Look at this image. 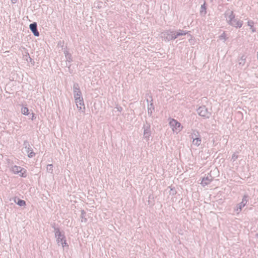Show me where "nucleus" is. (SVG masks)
<instances>
[{
  "mask_svg": "<svg viewBox=\"0 0 258 258\" xmlns=\"http://www.w3.org/2000/svg\"><path fill=\"white\" fill-rule=\"evenodd\" d=\"M161 37L164 38L165 40L167 41L176 39V36L174 35V33L173 31H167L163 32L161 33Z\"/></svg>",
  "mask_w": 258,
  "mask_h": 258,
  "instance_id": "nucleus-8",
  "label": "nucleus"
},
{
  "mask_svg": "<svg viewBox=\"0 0 258 258\" xmlns=\"http://www.w3.org/2000/svg\"><path fill=\"white\" fill-rule=\"evenodd\" d=\"M17 204L20 206H24L26 205V202L24 200H19Z\"/></svg>",
  "mask_w": 258,
  "mask_h": 258,
  "instance_id": "nucleus-24",
  "label": "nucleus"
},
{
  "mask_svg": "<svg viewBox=\"0 0 258 258\" xmlns=\"http://www.w3.org/2000/svg\"><path fill=\"white\" fill-rule=\"evenodd\" d=\"M33 115L32 116V118H31V119L33 120V118H34V114L33 113H32Z\"/></svg>",
  "mask_w": 258,
  "mask_h": 258,
  "instance_id": "nucleus-31",
  "label": "nucleus"
},
{
  "mask_svg": "<svg viewBox=\"0 0 258 258\" xmlns=\"http://www.w3.org/2000/svg\"><path fill=\"white\" fill-rule=\"evenodd\" d=\"M196 133H194L191 135V138L193 139L192 140V144L196 146H199L201 144V139L200 138L198 137L199 136V133L196 132Z\"/></svg>",
  "mask_w": 258,
  "mask_h": 258,
  "instance_id": "nucleus-10",
  "label": "nucleus"
},
{
  "mask_svg": "<svg viewBox=\"0 0 258 258\" xmlns=\"http://www.w3.org/2000/svg\"><path fill=\"white\" fill-rule=\"evenodd\" d=\"M253 24L254 23L252 21H248L247 22V25L248 26H249L250 29H251L252 32H255V29L253 28Z\"/></svg>",
  "mask_w": 258,
  "mask_h": 258,
  "instance_id": "nucleus-19",
  "label": "nucleus"
},
{
  "mask_svg": "<svg viewBox=\"0 0 258 258\" xmlns=\"http://www.w3.org/2000/svg\"><path fill=\"white\" fill-rule=\"evenodd\" d=\"M54 229L55 237L56 238V242L58 245H61L63 247L67 245L66 237L63 232H61L59 228L52 226Z\"/></svg>",
  "mask_w": 258,
  "mask_h": 258,
  "instance_id": "nucleus-1",
  "label": "nucleus"
},
{
  "mask_svg": "<svg viewBox=\"0 0 258 258\" xmlns=\"http://www.w3.org/2000/svg\"><path fill=\"white\" fill-rule=\"evenodd\" d=\"M143 129L144 130V132H143L144 139L146 141H149L150 137L151 135L150 124L149 122L146 121L143 125Z\"/></svg>",
  "mask_w": 258,
  "mask_h": 258,
  "instance_id": "nucleus-4",
  "label": "nucleus"
},
{
  "mask_svg": "<svg viewBox=\"0 0 258 258\" xmlns=\"http://www.w3.org/2000/svg\"><path fill=\"white\" fill-rule=\"evenodd\" d=\"M246 57L244 55L241 56L240 58L238 60V64L239 66H244L246 62Z\"/></svg>",
  "mask_w": 258,
  "mask_h": 258,
  "instance_id": "nucleus-17",
  "label": "nucleus"
},
{
  "mask_svg": "<svg viewBox=\"0 0 258 258\" xmlns=\"http://www.w3.org/2000/svg\"><path fill=\"white\" fill-rule=\"evenodd\" d=\"M154 110V107L153 103L148 105V113L150 116H151L153 111Z\"/></svg>",
  "mask_w": 258,
  "mask_h": 258,
  "instance_id": "nucleus-18",
  "label": "nucleus"
},
{
  "mask_svg": "<svg viewBox=\"0 0 258 258\" xmlns=\"http://www.w3.org/2000/svg\"><path fill=\"white\" fill-rule=\"evenodd\" d=\"M115 108L119 112H121L122 111V107L120 106H116Z\"/></svg>",
  "mask_w": 258,
  "mask_h": 258,
  "instance_id": "nucleus-28",
  "label": "nucleus"
},
{
  "mask_svg": "<svg viewBox=\"0 0 258 258\" xmlns=\"http://www.w3.org/2000/svg\"><path fill=\"white\" fill-rule=\"evenodd\" d=\"M213 180V177L211 174H208L206 177H204L201 182V184L205 186L209 184Z\"/></svg>",
  "mask_w": 258,
  "mask_h": 258,
  "instance_id": "nucleus-11",
  "label": "nucleus"
},
{
  "mask_svg": "<svg viewBox=\"0 0 258 258\" xmlns=\"http://www.w3.org/2000/svg\"><path fill=\"white\" fill-rule=\"evenodd\" d=\"M11 171L14 173V174H19V175L25 177V175H24V173H25V170L24 168H22L20 166H14L12 167L11 168Z\"/></svg>",
  "mask_w": 258,
  "mask_h": 258,
  "instance_id": "nucleus-9",
  "label": "nucleus"
},
{
  "mask_svg": "<svg viewBox=\"0 0 258 258\" xmlns=\"http://www.w3.org/2000/svg\"><path fill=\"white\" fill-rule=\"evenodd\" d=\"M80 101V104L78 103V104L76 105L80 112L84 114L85 113V107L84 104L83 99H81Z\"/></svg>",
  "mask_w": 258,
  "mask_h": 258,
  "instance_id": "nucleus-15",
  "label": "nucleus"
},
{
  "mask_svg": "<svg viewBox=\"0 0 258 258\" xmlns=\"http://www.w3.org/2000/svg\"><path fill=\"white\" fill-rule=\"evenodd\" d=\"M29 28L35 36H39V33L37 30V24L34 22L29 25Z\"/></svg>",
  "mask_w": 258,
  "mask_h": 258,
  "instance_id": "nucleus-12",
  "label": "nucleus"
},
{
  "mask_svg": "<svg viewBox=\"0 0 258 258\" xmlns=\"http://www.w3.org/2000/svg\"><path fill=\"white\" fill-rule=\"evenodd\" d=\"M220 39H224L226 40V36L225 33H223L219 37Z\"/></svg>",
  "mask_w": 258,
  "mask_h": 258,
  "instance_id": "nucleus-27",
  "label": "nucleus"
},
{
  "mask_svg": "<svg viewBox=\"0 0 258 258\" xmlns=\"http://www.w3.org/2000/svg\"><path fill=\"white\" fill-rule=\"evenodd\" d=\"M11 1L12 3L13 4H15V3H16V2H17V0H11Z\"/></svg>",
  "mask_w": 258,
  "mask_h": 258,
  "instance_id": "nucleus-30",
  "label": "nucleus"
},
{
  "mask_svg": "<svg viewBox=\"0 0 258 258\" xmlns=\"http://www.w3.org/2000/svg\"><path fill=\"white\" fill-rule=\"evenodd\" d=\"M198 113L201 116L206 118H208L211 115V112L208 110V109L205 106H200L197 110Z\"/></svg>",
  "mask_w": 258,
  "mask_h": 258,
  "instance_id": "nucleus-5",
  "label": "nucleus"
},
{
  "mask_svg": "<svg viewBox=\"0 0 258 258\" xmlns=\"http://www.w3.org/2000/svg\"><path fill=\"white\" fill-rule=\"evenodd\" d=\"M225 16L227 18V22L228 23L231 22L233 19L235 18V16L233 14V12L231 11L228 10L225 13Z\"/></svg>",
  "mask_w": 258,
  "mask_h": 258,
  "instance_id": "nucleus-13",
  "label": "nucleus"
},
{
  "mask_svg": "<svg viewBox=\"0 0 258 258\" xmlns=\"http://www.w3.org/2000/svg\"><path fill=\"white\" fill-rule=\"evenodd\" d=\"M73 93L76 105L78 104V103L80 104V99H83V98L82 97L81 91L80 90L79 85L78 83H74L73 85Z\"/></svg>",
  "mask_w": 258,
  "mask_h": 258,
  "instance_id": "nucleus-2",
  "label": "nucleus"
},
{
  "mask_svg": "<svg viewBox=\"0 0 258 258\" xmlns=\"http://www.w3.org/2000/svg\"><path fill=\"white\" fill-rule=\"evenodd\" d=\"M29 112V109L27 107H24L21 109V112L24 115H28Z\"/></svg>",
  "mask_w": 258,
  "mask_h": 258,
  "instance_id": "nucleus-21",
  "label": "nucleus"
},
{
  "mask_svg": "<svg viewBox=\"0 0 258 258\" xmlns=\"http://www.w3.org/2000/svg\"><path fill=\"white\" fill-rule=\"evenodd\" d=\"M247 197L248 196L247 195H244L242 198L241 202L238 204L235 208L234 211L237 213V214H239L241 211L242 208L246 204L247 202Z\"/></svg>",
  "mask_w": 258,
  "mask_h": 258,
  "instance_id": "nucleus-7",
  "label": "nucleus"
},
{
  "mask_svg": "<svg viewBox=\"0 0 258 258\" xmlns=\"http://www.w3.org/2000/svg\"><path fill=\"white\" fill-rule=\"evenodd\" d=\"M206 7L205 6V5H203L201 6V13L202 14H204V15L206 14Z\"/></svg>",
  "mask_w": 258,
  "mask_h": 258,
  "instance_id": "nucleus-22",
  "label": "nucleus"
},
{
  "mask_svg": "<svg viewBox=\"0 0 258 258\" xmlns=\"http://www.w3.org/2000/svg\"><path fill=\"white\" fill-rule=\"evenodd\" d=\"M237 158L238 155L236 153H234L232 156L231 160L233 161H235Z\"/></svg>",
  "mask_w": 258,
  "mask_h": 258,
  "instance_id": "nucleus-26",
  "label": "nucleus"
},
{
  "mask_svg": "<svg viewBox=\"0 0 258 258\" xmlns=\"http://www.w3.org/2000/svg\"><path fill=\"white\" fill-rule=\"evenodd\" d=\"M169 124L172 131L176 134L182 130V127L180 123L174 119H170Z\"/></svg>",
  "mask_w": 258,
  "mask_h": 258,
  "instance_id": "nucleus-3",
  "label": "nucleus"
},
{
  "mask_svg": "<svg viewBox=\"0 0 258 258\" xmlns=\"http://www.w3.org/2000/svg\"><path fill=\"white\" fill-rule=\"evenodd\" d=\"M24 146V153H26L28 154V156L29 158L33 157L35 155V153L33 152L30 145H29L28 142L25 141L23 143Z\"/></svg>",
  "mask_w": 258,
  "mask_h": 258,
  "instance_id": "nucleus-6",
  "label": "nucleus"
},
{
  "mask_svg": "<svg viewBox=\"0 0 258 258\" xmlns=\"http://www.w3.org/2000/svg\"><path fill=\"white\" fill-rule=\"evenodd\" d=\"M25 53V55H24L25 59L28 61V58H29L30 59V61H31L32 59L30 57L29 53L27 51H26Z\"/></svg>",
  "mask_w": 258,
  "mask_h": 258,
  "instance_id": "nucleus-23",
  "label": "nucleus"
},
{
  "mask_svg": "<svg viewBox=\"0 0 258 258\" xmlns=\"http://www.w3.org/2000/svg\"><path fill=\"white\" fill-rule=\"evenodd\" d=\"M64 53H65V55H66L67 60H68L70 62L72 61V59L71 58V54H69L67 51L65 52Z\"/></svg>",
  "mask_w": 258,
  "mask_h": 258,
  "instance_id": "nucleus-25",
  "label": "nucleus"
},
{
  "mask_svg": "<svg viewBox=\"0 0 258 258\" xmlns=\"http://www.w3.org/2000/svg\"><path fill=\"white\" fill-rule=\"evenodd\" d=\"M46 170L48 172L52 173L53 172V165L52 164H48L46 167Z\"/></svg>",
  "mask_w": 258,
  "mask_h": 258,
  "instance_id": "nucleus-20",
  "label": "nucleus"
},
{
  "mask_svg": "<svg viewBox=\"0 0 258 258\" xmlns=\"http://www.w3.org/2000/svg\"><path fill=\"white\" fill-rule=\"evenodd\" d=\"M229 24L232 26L240 28L243 24V22L242 21L237 20L234 18L233 21H232L231 22H230Z\"/></svg>",
  "mask_w": 258,
  "mask_h": 258,
  "instance_id": "nucleus-14",
  "label": "nucleus"
},
{
  "mask_svg": "<svg viewBox=\"0 0 258 258\" xmlns=\"http://www.w3.org/2000/svg\"><path fill=\"white\" fill-rule=\"evenodd\" d=\"M176 193V191L175 189H171L170 194L172 195H174Z\"/></svg>",
  "mask_w": 258,
  "mask_h": 258,
  "instance_id": "nucleus-29",
  "label": "nucleus"
},
{
  "mask_svg": "<svg viewBox=\"0 0 258 258\" xmlns=\"http://www.w3.org/2000/svg\"><path fill=\"white\" fill-rule=\"evenodd\" d=\"M174 35H175L176 38L178 37L186 35L187 33V32L182 30H179L177 32H174Z\"/></svg>",
  "mask_w": 258,
  "mask_h": 258,
  "instance_id": "nucleus-16",
  "label": "nucleus"
}]
</instances>
